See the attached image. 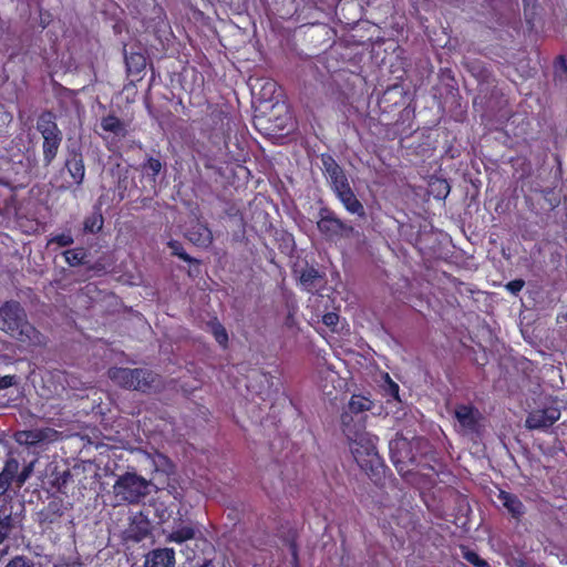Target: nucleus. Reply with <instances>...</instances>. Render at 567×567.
<instances>
[{"label": "nucleus", "instance_id": "bb28decb", "mask_svg": "<svg viewBox=\"0 0 567 567\" xmlns=\"http://www.w3.org/2000/svg\"><path fill=\"white\" fill-rule=\"evenodd\" d=\"M319 279L320 275L318 270L312 267L303 269L299 278L301 286L307 290L315 288Z\"/></svg>", "mask_w": 567, "mask_h": 567}, {"label": "nucleus", "instance_id": "a211bd4d", "mask_svg": "<svg viewBox=\"0 0 567 567\" xmlns=\"http://www.w3.org/2000/svg\"><path fill=\"white\" fill-rule=\"evenodd\" d=\"M186 237L194 245L208 247L213 243L212 230L199 221H194L186 231Z\"/></svg>", "mask_w": 567, "mask_h": 567}, {"label": "nucleus", "instance_id": "37998d69", "mask_svg": "<svg viewBox=\"0 0 567 567\" xmlns=\"http://www.w3.org/2000/svg\"><path fill=\"white\" fill-rule=\"evenodd\" d=\"M20 142H22V136H17V137L12 141V143H16L17 145H18Z\"/></svg>", "mask_w": 567, "mask_h": 567}, {"label": "nucleus", "instance_id": "4be33fe9", "mask_svg": "<svg viewBox=\"0 0 567 567\" xmlns=\"http://www.w3.org/2000/svg\"><path fill=\"white\" fill-rule=\"evenodd\" d=\"M101 127L105 132L113 133L116 136H125L126 127L125 124L114 115H107L101 120Z\"/></svg>", "mask_w": 567, "mask_h": 567}, {"label": "nucleus", "instance_id": "a878e982", "mask_svg": "<svg viewBox=\"0 0 567 567\" xmlns=\"http://www.w3.org/2000/svg\"><path fill=\"white\" fill-rule=\"evenodd\" d=\"M103 227V216L99 212L92 213L84 219L83 229L85 233L95 234Z\"/></svg>", "mask_w": 567, "mask_h": 567}, {"label": "nucleus", "instance_id": "1a4fd4ad", "mask_svg": "<svg viewBox=\"0 0 567 567\" xmlns=\"http://www.w3.org/2000/svg\"><path fill=\"white\" fill-rule=\"evenodd\" d=\"M456 429L463 435L475 434L481 426L482 414L473 405L457 404L453 410Z\"/></svg>", "mask_w": 567, "mask_h": 567}, {"label": "nucleus", "instance_id": "0eeeda50", "mask_svg": "<svg viewBox=\"0 0 567 567\" xmlns=\"http://www.w3.org/2000/svg\"><path fill=\"white\" fill-rule=\"evenodd\" d=\"M424 443L422 439L414 437L408 440L402 435H396L389 444L391 458L401 473H409L410 466L416 461L417 452Z\"/></svg>", "mask_w": 567, "mask_h": 567}, {"label": "nucleus", "instance_id": "dca6fc26", "mask_svg": "<svg viewBox=\"0 0 567 567\" xmlns=\"http://www.w3.org/2000/svg\"><path fill=\"white\" fill-rule=\"evenodd\" d=\"M498 501L508 514L516 520H520L526 514V507L515 494L499 491Z\"/></svg>", "mask_w": 567, "mask_h": 567}, {"label": "nucleus", "instance_id": "20e7f679", "mask_svg": "<svg viewBox=\"0 0 567 567\" xmlns=\"http://www.w3.org/2000/svg\"><path fill=\"white\" fill-rule=\"evenodd\" d=\"M35 128L42 137V162L48 167L59 153L63 133L58 126L55 114L51 111H43L39 114Z\"/></svg>", "mask_w": 567, "mask_h": 567}, {"label": "nucleus", "instance_id": "6ab92c4d", "mask_svg": "<svg viewBox=\"0 0 567 567\" xmlns=\"http://www.w3.org/2000/svg\"><path fill=\"white\" fill-rule=\"evenodd\" d=\"M336 196L342 203L343 207L353 215L359 217L365 216V210L361 202L357 198L355 194L351 189L350 186L343 188L342 190L336 193Z\"/></svg>", "mask_w": 567, "mask_h": 567}, {"label": "nucleus", "instance_id": "c756f323", "mask_svg": "<svg viewBox=\"0 0 567 567\" xmlns=\"http://www.w3.org/2000/svg\"><path fill=\"white\" fill-rule=\"evenodd\" d=\"M4 567H34V563L30 558L19 555L10 559Z\"/></svg>", "mask_w": 567, "mask_h": 567}, {"label": "nucleus", "instance_id": "e433bc0d", "mask_svg": "<svg viewBox=\"0 0 567 567\" xmlns=\"http://www.w3.org/2000/svg\"><path fill=\"white\" fill-rule=\"evenodd\" d=\"M525 282L522 279L512 280L506 285V289L513 295H517L524 287Z\"/></svg>", "mask_w": 567, "mask_h": 567}, {"label": "nucleus", "instance_id": "4468645a", "mask_svg": "<svg viewBox=\"0 0 567 567\" xmlns=\"http://www.w3.org/2000/svg\"><path fill=\"white\" fill-rule=\"evenodd\" d=\"M175 563V551L173 548H156L146 555L144 567H174Z\"/></svg>", "mask_w": 567, "mask_h": 567}, {"label": "nucleus", "instance_id": "2f4dec72", "mask_svg": "<svg viewBox=\"0 0 567 567\" xmlns=\"http://www.w3.org/2000/svg\"><path fill=\"white\" fill-rule=\"evenodd\" d=\"M464 558L476 567L487 566V563L484 559H482L475 551L466 550L464 553Z\"/></svg>", "mask_w": 567, "mask_h": 567}, {"label": "nucleus", "instance_id": "cd10ccee", "mask_svg": "<svg viewBox=\"0 0 567 567\" xmlns=\"http://www.w3.org/2000/svg\"><path fill=\"white\" fill-rule=\"evenodd\" d=\"M163 168V164L158 158L147 157L146 162L142 165V171L146 173V175L152 176L155 181V177L161 173Z\"/></svg>", "mask_w": 567, "mask_h": 567}, {"label": "nucleus", "instance_id": "b1692460", "mask_svg": "<svg viewBox=\"0 0 567 567\" xmlns=\"http://www.w3.org/2000/svg\"><path fill=\"white\" fill-rule=\"evenodd\" d=\"M372 401L362 395H352L349 404L348 411L354 413L355 415H363V412L372 409Z\"/></svg>", "mask_w": 567, "mask_h": 567}, {"label": "nucleus", "instance_id": "2eb2a0df", "mask_svg": "<svg viewBox=\"0 0 567 567\" xmlns=\"http://www.w3.org/2000/svg\"><path fill=\"white\" fill-rule=\"evenodd\" d=\"M58 432L53 429H33L22 431L18 434L17 441L28 445H34L41 442H52L56 439Z\"/></svg>", "mask_w": 567, "mask_h": 567}, {"label": "nucleus", "instance_id": "39448f33", "mask_svg": "<svg viewBox=\"0 0 567 567\" xmlns=\"http://www.w3.org/2000/svg\"><path fill=\"white\" fill-rule=\"evenodd\" d=\"M152 483L136 473L126 472L117 476L113 494L118 504H137L150 494Z\"/></svg>", "mask_w": 567, "mask_h": 567}, {"label": "nucleus", "instance_id": "c9c22d12", "mask_svg": "<svg viewBox=\"0 0 567 567\" xmlns=\"http://www.w3.org/2000/svg\"><path fill=\"white\" fill-rule=\"evenodd\" d=\"M169 246L174 250V254L177 255L183 260L188 261V262L194 261V259L183 250V248L181 247V245L178 243H176V241L169 243Z\"/></svg>", "mask_w": 567, "mask_h": 567}, {"label": "nucleus", "instance_id": "6e6552de", "mask_svg": "<svg viewBox=\"0 0 567 567\" xmlns=\"http://www.w3.org/2000/svg\"><path fill=\"white\" fill-rule=\"evenodd\" d=\"M317 227L328 238L350 237L354 233L352 226L342 221L329 209L320 210V219L317 221Z\"/></svg>", "mask_w": 567, "mask_h": 567}, {"label": "nucleus", "instance_id": "a19ab883", "mask_svg": "<svg viewBox=\"0 0 567 567\" xmlns=\"http://www.w3.org/2000/svg\"><path fill=\"white\" fill-rule=\"evenodd\" d=\"M11 120H12L11 114L3 113L2 115H0V126L11 122Z\"/></svg>", "mask_w": 567, "mask_h": 567}, {"label": "nucleus", "instance_id": "7c9ffc66", "mask_svg": "<svg viewBox=\"0 0 567 567\" xmlns=\"http://www.w3.org/2000/svg\"><path fill=\"white\" fill-rule=\"evenodd\" d=\"M51 244H56L60 247H68L74 243L70 234H60L50 239Z\"/></svg>", "mask_w": 567, "mask_h": 567}, {"label": "nucleus", "instance_id": "f8f14e48", "mask_svg": "<svg viewBox=\"0 0 567 567\" xmlns=\"http://www.w3.org/2000/svg\"><path fill=\"white\" fill-rule=\"evenodd\" d=\"M22 528L20 514L12 513L7 508L0 509V546L11 536L13 532Z\"/></svg>", "mask_w": 567, "mask_h": 567}, {"label": "nucleus", "instance_id": "c03bdc74", "mask_svg": "<svg viewBox=\"0 0 567 567\" xmlns=\"http://www.w3.org/2000/svg\"><path fill=\"white\" fill-rule=\"evenodd\" d=\"M564 319L567 321V312L564 315Z\"/></svg>", "mask_w": 567, "mask_h": 567}, {"label": "nucleus", "instance_id": "9b49d317", "mask_svg": "<svg viewBox=\"0 0 567 567\" xmlns=\"http://www.w3.org/2000/svg\"><path fill=\"white\" fill-rule=\"evenodd\" d=\"M322 164L324 175L328 178L334 194L350 186L343 169L331 156L322 157Z\"/></svg>", "mask_w": 567, "mask_h": 567}, {"label": "nucleus", "instance_id": "58836bf2", "mask_svg": "<svg viewBox=\"0 0 567 567\" xmlns=\"http://www.w3.org/2000/svg\"><path fill=\"white\" fill-rule=\"evenodd\" d=\"M53 567H82V564L76 559H61Z\"/></svg>", "mask_w": 567, "mask_h": 567}, {"label": "nucleus", "instance_id": "72a5a7b5", "mask_svg": "<svg viewBox=\"0 0 567 567\" xmlns=\"http://www.w3.org/2000/svg\"><path fill=\"white\" fill-rule=\"evenodd\" d=\"M276 83L272 82V81H266L262 85H261V91H262V99L264 100H270L272 94L276 92Z\"/></svg>", "mask_w": 567, "mask_h": 567}, {"label": "nucleus", "instance_id": "ea45409f", "mask_svg": "<svg viewBox=\"0 0 567 567\" xmlns=\"http://www.w3.org/2000/svg\"><path fill=\"white\" fill-rule=\"evenodd\" d=\"M14 382H16V378L13 375L1 377L0 378V390L11 386Z\"/></svg>", "mask_w": 567, "mask_h": 567}, {"label": "nucleus", "instance_id": "7ed1b4c3", "mask_svg": "<svg viewBox=\"0 0 567 567\" xmlns=\"http://www.w3.org/2000/svg\"><path fill=\"white\" fill-rule=\"evenodd\" d=\"M109 378L118 386L143 393L156 390L161 385L159 375L142 368L114 367L107 371Z\"/></svg>", "mask_w": 567, "mask_h": 567}, {"label": "nucleus", "instance_id": "f704fd0d", "mask_svg": "<svg viewBox=\"0 0 567 567\" xmlns=\"http://www.w3.org/2000/svg\"><path fill=\"white\" fill-rule=\"evenodd\" d=\"M385 379H386L385 391L388 392V394L391 395L392 398H394L395 400H400L399 385L390 379L389 374L385 375Z\"/></svg>", "mask_w": 567, "mask_h": 567}, {"label": "nucleus", "instance_id": "f03ea898", "mask_svg": "<svg viewBox=\"0 0 567 567\" xmlns=\"http://www.w3.org/2000/svg\"><path fill=\"white\" fill-rule=\"evenodd\" d=\"M0 330L22 344L44 343V337L28 321L27 312L18 301H6L0 307Z\"/></svg>", "mask_w": 567, "mask_h": 567}, {"label": "nucleus", "instance_id": "f257e3e1", "mask_svg": "<svg viewBox=\"0 0 567 567\" xmlns=\"http://www.w3.org/2000/svg\"><path fill=\"white\" fill-rule=\"evenodd\" d=\"M30 168V159L24 155L0 157V217L17 215L16 190L28 184Z\"/></svg>", "mask_w": 567, "mask_h": 567}, {"label": "nucleus", "instance_id": "412c9836", "mask_svg": "<svg viewBox=\"0 0 567 567\" xmlns=\"http://www.w3.org/2000/svg\"><path fill=\"white\" fill-rule=\"evenodd\" d=\"M124 58L128 74L140 75L146 66V58L141 52L124 51Z\"/></svg>", "mask_w": 567, "mask_h": 567}, {"label": "nucleus", "instance_id": "5701e85b", "mask_svg": "<svg viewBox=\"0 0 567 567\" xmlns=\"http://www.w3.org/2000/svg\"><path fill=\"white\" fill-rule=\"evenodd\" d=\"M195 534L196 532L194 527L189 525L182 526L167 534L166 542L182 544L186 540L193 539L195 537Z\"/></svg>", "mask_w": 567, "mask_h": 567}, {"label": "nucleus", "instance_id": "393cba45", "mask_svg": "<svg viewBox=\"0 0 567 567\" xmlns=\"http://www.w3.org/2000/svg\"><path fill=\"white\" fill-rule=\"evenodd\" d=\"M65 261L71 267H78L86 264L87 252L84 248L68 249L63 252Z\"/></svg>", "mask_w": 567, "mask_h": 567}, {"label": "nucleus", "instance_id": "423d86ee", "mask_svg": "<svg viewBox=\"0 0 567 567\" xmlns=\"http://www.w3.org/2000/svg\"><path fill=\"white\" fill-rule=\"evenodd\" d=\"M375 440V436L363 432L349 441L355 462L368 474H378L382 467V458L377 451Z\"/></svg>", "mask_w": 567, "mask_h": 567}, {"label": "nucleus", "instance_id": "ddd939ff", "mask_svg": "<svg viewBox=\"0 0 567 567\" xmlns=\"http://www.w3.org/2000/svg\"><path fill=\"white\" fill-rule=\"evenodd\" d=\"M365 415H355L348 410L341 414L342 432L349 441L365 432Z\"/></svg>", "mask_w": 567, "mask_h": 567}, {"label": "nucleus", "instance_id": "79ce46f5", "mask_svg": "<svg viewBox=\"0 0 567 567\" xmlns=\"http://www.w3.org/2000/svg\"><path fill=\"white\" fill-rule=\"evenodd\" d=\"M200 567H213L212 560H206Z\"/></svg>", "mask_w": 567, "mask_h": 567}, {"label": "nucleus", "instance_id": "c85d7f7f", "mask_svg": "<svg viewBox=\"0 0 567 567\" xmlns=\"http://www.w3.org/2000/svg\"><path fill=\"white\" fill-rule=\"evenodd\" d=\"M212 333H213L215 340L221 347H224V348L227 347L228 334H227L226 329L219 322L212 323Z\"/></svg>", "mask_w": 567, "mask_h": 567}, {"label": "nucleus", "instance_id": "f3484780", "mask_svg": "<svg viewBox=\"0 0 567 567\" xmlns=\"http://www.w3.org/2000/svg\"><path fill=\"white\" fill-rule=\"evenodd\" d=\"M65 168L72 177L75 185H82L85 177V165L80 152L72 151L65 161Z\"/></svg>", "mask_w": 567, "mask_h": 567}, {"label": "nucleus", "instance_id": "473e14b6", "mask_svg": "<svg viewBox=\"0 0 567 567\" xmlns=\"http://www.w3.org/2000/svg\"><path fill=\"white\" fill-rule=\"evenodd\" d=\"M32 471H33V464L30 463L20 473L19 472L17 473V483H18L19 487H21L27 482V480L30 477Z\"/></svg>", "mask_w": 567, "mask_h": 567}, {"label": "nucleus", "instance_id": "4c0bfd02", "mask_svg": "<svg viewBox=\"0 0 567 567\" xmlns=\"http://www.w3.org/2000/svg\"><path fill=\"white\" fill-rule=\"evenodd\" d=\"M322 322L330 328H334L339 322V316L334 312H328L323 316Z\"/></svg>", "mask_w": 567, "mask_h": 567}, {"label": "nucleus", "instance_id": "9d476101", "mask_svg": "<svg viewBox=\"0 0 567 567\" xmlns=\"http://www.w3.org/2000/svg\"><path fill=\"white\" fill-rule=\"evenodd\" d=\"M560 417V410L556 404L538 408L529 412L525 426L529 430H546Z\"/></svg>", "mask_w": 567, "mask_h": 567}, {"label": "nucleus", "instance_id": "aec40b11", "mask_svg": "<svg viewBox=\"0 0 567 567\" xmlns=\"http://www.w3.org/2000/svg\"><path fill=\"white\" fill-rule=\"evenodd\" d=\"M20 464L14 457H9L0 473V496H2L10 487L12 481H17V473Z\"/></svg>", "mask_w": 567, "mask_h": 567}]
</instances>
